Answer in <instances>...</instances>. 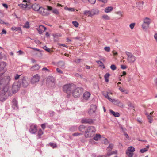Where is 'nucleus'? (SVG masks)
Masks as SVG:
<instances>
[{"label": "nucleus", "instance_id": "nucleus-1", "mask_svg": "<svg viewBox=\"0 0 157 157\" xmlns=\"http://www.w3.org/2000/svg\"><path fill=\"white\" fill-rule=\"evenodd\" d=\"M20 86V83L17 82H15L13 84L11 88L9 86H7L5 87L8 90V96H11L18 91Z\"/></svg>", "mask_w": 157, "mask_h": 157}, {"label": "nucleus", "instance_id": "nucleus-2", "mask_svg": "<svg viewBox=\"0 0 157 157\" xmlns=\"http://www.w3.org/2000/svg\"><path fill=\"white\" fill-rule=\"evenodd\" d=\"M3 73L0 74V89L1 86L6 87L7 86H9L8 84L10 80V78L9 76L3 77L2 76Z\"/></svg>", "mask_w": 157, "mask_h": 157}, {"label": "nucleus", "instance_id": "nucleus-3", "mask_svg": "<svg viewBox=\"0 0 157 157\" xmlns=\"http://www.w3.org/2000/svg\"><path fill=\"white\" fill-rule=\"evenodd\" d=\"M96 132L95 127L93 126H90L86 129L84 136L86 138H90L93 137Z\"/></svg>", "mask_w": 157, "mask_h": 157}, {"label": "nucleus", "instance_id": "nucleus-4", "mask_svg": "<svg viewBox=\"0 0 157 157\" xmlns=\"http://www.w3.org/2000/svg\"><path fill=\"white\" fill-rule=\"evenodd\" d=\"M75 88L76 86L74 84H67L63 86V90L68 94H72L73 90Z\"/></svg>", "mask_w": 157, "mask_h": 157}, {"label": "nucleus", "instance_id": "nucleus-5", "mask_svg": "<svg viewBox=\"0 0 157 157\" xmlns=\"http://www.w3.org/2000/svg\"><path fill=\"white\" fill-rule=\"evenodd\" d=\"M7 91V88L3 87L0 93V101H3L7 98L8 96H9Z\"/></svg>", "mask_w": 157, "mask_h": 157}, {"label": "nucleus", "instance_id": "nucleus-6", "mask_svg": "<svg viewBox=\"0 0 157 157\" xmlns=\"http://www.w3.org/2000/svg\"><path fill=\"white\" fill-rule=\"evenodd\" d=\"M83 90V88L82 87H76L73 90L72 94L74 97H78L82 94Z\"/></svg>", "mask_w": 157, "mask_h": 157}, {"label": "nucleus", "instance_id": "nucleus-7", "mask_svg": "<svg viewBox=\"0 0 157 157\" xmlns=\"http://www.w3.org/2000/svg\"><path fill=\"white\" fill-rule=\"evenodd\" d=\"M127 56V60L129 63H133L136 60V58L132 53L127 51L125 52Z\"/></svg>", "mask_w": 157, "mask_h": 157}, {"label": "nucleus", "instance_id": "nucleus-8", "mask_svg": "<svg viewBox=\"0 0 157 157\" xmlns=\"http://www.w3.org/2000/svg\"><path fill=\"white\" fill-rule=\"evenodd\" d=\"M151 20L150 18L146 17L143 19V23L142 26L144 29H147L149 27V25L151 23Z\"/></svg>", "mask_w": 157, "mask_h": 157}, {"label": "nucleus", "instance_id": "nucleus-9", "mask_svg": "<svg viewBox=\"0 0 157 157\" xmlns=\"http://www.w3.org/2000/svg\"><path fill=\"white\" fill-rule=\"evenodd\" d=\"M18 82L20 83V86L21 85L24 88L26 87L29 85L28 82L26 80L25 77H20L19 80Z\"/></svg>", "mask_w": 157, "mask_h": 157}, {"label": "nucleus", "instance_id": "nucleus-10", "mask_svg": "<svg viewBox=\"0 0 157 157\" xmlns=\"http://www.w3.org/2000/svg\"><path fill=\"white\" fill-rule=\"evenodd\" d=\"M48 6H47V9H44L43 8L41 7L40 10H39L40 13L44 16H47L48 15L50 14V13L49 12V10H48Z\"/></svg>", "mask_w": 157, "mask_h": 157}, {"label": "nucleus", "instance_id": "nucleus-11", "mask_svg": "<svg viewBox=\"0 0 157 157\" xmlns=\"http://www.w3.org/2000/svg\"><path fill=\"white\" fill-rule=\"evenodd\" d=\"M97 106L95 105H90V108L88 111L89 114L91 115L95 113L96 110Z\"/></svg>", "mask_w": 157, "mask_h": 157}, {"label": "nucleus", "instance_id": "nucleus-12", "mask_svg": "<svg viewBox=\"0 0 157 157\" xmlns=\"http://www.w3.org/2000/svg\"><path fill=\"white\" fill-rule=\"evenodd\" d=\"M37 131V127L36 125L32 124L30 126L29 130V132L32 134H35Z\"/></svg>", "mask_w": 157, "mask_h": 157}, {"label": "nucleus", "instance_id": "nucleus-13", "mask_svg": "<svg viewBox=\"0 0 157 157\" xmlns=\"http://www.w3.org/2000/svg\"><path fill=\"white\" fill-rule=\"evenodd\" d=\"M40 77L38 74H36L31 78V82L32 84H34L38 82L40 80Z\"/></svg>", "mask_w": 157, "mask_h": 157}, {"label": "nucleus", "instance_id": "nucleus-14", "mask_svg": "<svg viewBox=\"0 0 157 157\" xmlns=\"http://www.w3.org/2000/svg\"><path fill=\"white\" fill-rule=\"evenodd\" d=\"M81 122L82 123L91 124L93 123L94 121L93 119H91L85 118L82 119Z\"/></svg>", "mask_w": 157, "mask_h": 157}, {"label": "nucleus", "instance_id": "nucleus-15", "mask_svg": "<svg viewBox=\"0 0 157 157\" xmlns=\"http://www.w3.org/2000/svg\"><path fill=\"white\" fill-rule=\"evenodd\" d=\"M153 112H154L153 111L150 113L149 114L148 113H147L146 112H145V114L146 115L147 117L149 120V122L150 123H151L153 121V119L152 118L151 115L153 114Z\"/></svg>", "mask_w": 157, "mask_h": 157}, {"label": "nucleus", "instance_id": "nucleus-16", "mask_svg": "<svg viewBox=\"0 0 157 157\" xmlns=\"http://www.w3.org/2000/svg\"><path fill=\"white\" fill-rule=\"evenodd\" d=\"M12 107L15 110L18 109V106L17 105V100L16 98H14L12 101Z\"/></svg>", "mask_w": 157, "mask_h": 157}, {"label": "nucleus", "instance_id": "nucleus-17", "mask_svg": "<svg viewBox=\"0 0 157 157\" xmlns=\"http://www.w3.org/2000/svg\"><path fill=\"white\" fill-rule=\"evenodd\" d=\"M48 10L52 11V12L54 14H59V11L56 8H53L51 6H48Z\"/></svg>", "mask_w": 157, "mask_h": 157}, {"label": "nucleus", "instance_id": "nucleus-18", "mask_svg": "<svg viewBox=\"0 0 157 157\" xmlns=\"http://www.w3.org/2000/svg\"><path fill=\"white\" fill-rule=\"evenodd\" d=\"M40 67V66L38 64L32 66L30 69L32 71H36L38 70Z\"/></svg>", "mask_w": 157, "mask_h": 157}, {"label": "nucleus", "instance_id": "nucleus-19", "mask_svg": "<svg viewBox=\"0 0 157 157\" xmlns=\"http://www.w3.org/2000/svg\"><path fill=\"white\" fill-rule=\"evenodd\" d=\"M31 7L32 9L35 11H39L41 7H40L39 6L36 4H35L32 5L31 6Z\"/></svg>", "mask_w": 157, "mask_h": 157}, {"label": "nucleus", "instance_id": "nucleus-20", "mask_svg": "<svg viewBox=\"0 0 157 157\" xmlns=\"http://www.w3.org/2000/svg\"><path fill=\"white\" fill-rule=\"evenodd\" d=\"M20 7L22 8L23 10H24L28 7L29 8H30V6L29 5L26 4H20L18 5Z\"/></svg>", "mask_w": 157, "mask_h": 157}, {"label": "nucleus", "instance_id": "nucleus-21", "mask_svg": "<svg viewBox=\"0 0 157 157\" xmlns=\"http://www.w3.org/2000/svg\"><path fill=\"white\" fill-rule=\"evenodd\" d=\"M6 66V63L4 62H0V72L4 70V68Z\"/></svg>", "mask_w": 157, "mask_h": 157}, {"label": "nucleus", "instance_id": "nucleus-22", "mask_svg": "<svg viewBox=\"0 0 157 157\" xmlns=\"http://www.w3.org/2000/svg\"><path fill=\"white\" fill-rule=\"evenodd\" d=\"M90 94L88 92H85L83 94V97L84 99L87 100L90 97Z\"/></svg>", "mask_w": 157, "mask_h": 157}, {"label": "nucleus", "instance_id": "nucleus-23", "mask_svg": "<svg viewBox=\"0 0 157 157\" xmlns=\"http://www.w3.org/2000/svg\"><path fill=\"white\" fill-rule=\"evenodd\" d=\"M109 93L107 92L104 93L103 94V95L107 99H108L111 102H113V99L110 98L108 95V94Z\"/></svg>", "mask_w": 157, "mask_h": 157}, {"label": "nucleus", "instance_id": "nucleus-24", "mask_svg": "<svg viewBox=\"0 0 157 157\" xmlns=\"http://www.w3.org/2000/svg\"><path fill=\"white\" fill-rule=\"evenodd\" d=\"M52 35L55 41H58L59 38V34L58 33H56L53 34Z\"/></svg>", "mask_w": 157, "mask_h": 157}, {"label": "nucleus", "instance_id": "nucleus-25", "mask_svg": "<svg viewBox=\"0 0 157 157\" xmlns=\"http://www.w3.org/2000/svg\"><path fill=\"white\" fill-rule=\"evenodd\" d=\"M11 29L12 31H19L20 33H22V30L21 27H13L11 28Z\"/></svg>", "mask_w": 157, "mask_h": 157}, {"label": "nucleus", "instance_id": "nucleus-26", "mask_svg": "<svg viewBox=\"0 0 157 157\" xmlns=\"http://www.w3.org/2000/svg\"><path fill=\"white\" fill-rule=\"evenodd\" d=\"M113 10V7L112 6H108L105 9V12L106 13L110 12Z\"/></svg>", "mask_w": 157, "mask_h": 157}, {"label": "nucleus", "instance_id": "nucleus-27", "mask_svg": "<svg viewBox=\"0 0 157 157\" xmlns=\"http://www.w3.org/2000/svg\"><path fill=\"white\" fill-rule=\"evenodd\" d=\"M109 111L114 117H118L120 116V114L118 112H115L112 110H110Z\"/></svg>", "mask_w": 157, "mask_h": 157}, {"label": "nucleus", "instance_id": "nucleus-28", "mask_svg": "<svg viewBox=\"0 0 157 157\" xmlns=\"http://www.w3.org/2000/svg\"><path fill=\"white\" fill-rule=\"evenodd\" d=\"M91 11L92 17L95 15H97L99 11L98 10L96 9H93Z\"/></svg>", "mask_w": 157, "mask_h": 157}, {"label": "nucleus", "instance_id": "nucleus-29", "mask_svg": "<svg viewBox=\"0 0 157 157\" xmlns=\"http://www.w3.org/2000/svg\"><path fill=\"white\" fill-rule=\"evenodd\" d=\"M85 127L84 125H80L79 126L78 128V129L79 131H80L81 132H84L85 131Z\"/></svg>", "mask_w": 157, "mask_h": 157}, {"label": "nucleus", "instance_id": "nucleus-30", "mask_svg": "<svg viewBox=\"0 0 157 157\" xmlns=\"http://www.w3.org/2000/svg\"><path fill=\"white\" fill-rule=\"evenodd\" d=\"M83 13L85 15L92 17V14L90 11L85 10L84 11Z\"/></svg>", "mask_w": 157, "mask_h": 157}, {"label": "nucleus", "instance_id": "nucleus-31", "mask_svg": "<svg viewBox=\"0 0 157 157\" xmlns=\"http://www.w3.org/2000/svg\"><path fill=\"white\" fill-rule=\"evenodd\" d=\"M101 138V136L99 134H96L94 136L93 139L96 141H98Z\"/></svg>", "mask_w": 157, "mask_h": 157}, {"label": "nucleus", "instance_id": "nucleus-32", "mask_svg": "<svg viewBox=\"0 0 157 157\" xmlns=\"http://www.w3.org/2000/svg\"><path fill=\"white\" fill-rule=\"evenodd\" d=\"M143 3V2H140L137 3V6L139 9H141L142 8Z\"/></svg>", "mask_w": 157, "mask_h": 157}, {"label": "nucleus", "instance_id": "nucleus-33", "mask_svg": "<svg viewBox=\"0 0 157 157\" xmlns=\"http://www.w3.org/2000/svg\"><path fill=\"white\" fill-rule=\"evenodd\" d=\"M55 79L52 76H49L47 78V81L49 82H51L52 83H54L55 82Z\"/></svg>", "mask_w": 157, "mask_h": 157}, {"label": "nucleus", "instance_id": "nucleus-34", "mask_svg": "<svg viewBox=\"0 0 157 157\" xmlns=\"http://www.w3.org/2000/svg\"><path fill=\"white\" fill-rule=\"evenodd\" d=\"M113 145L112 144H109V146L107 148V150L108 152L110 151L112 149H113Z\"/></svg>", "mask_w": 157, "mask_h": 157}, {"label": "nucleus", "instance_id": "nucleus-35", "mask_svg": "<svg viewBox=\"0 0 157 157\" xmlns=\"http://www.w3.org/2000/svg\"><path fill=\"white\" fill-rule=\"evenodd\" d=\"M48 146H50L53 148H55L57 147L56 144V143H49L47 144Z\"/></svg>", "mask_w": 157, "mask_h": 157}, {"label": "nucleus", "instance_id": "nucleus-36", "mask_svg": "<svg viewBox=\"0 0 157 157\" xmlns=\"http://www.w3.org/2000/svg\"><path fill=\"white\" fill-rule=\"evenodd\" d=\"M149 147V145H148L146 146V148L142 149L140 150V152L141 153H144V152H146L148 150V148Z\"/></svg>", "mask_w": 157, "mask_h": 157}, {"label": "nucleus", "instance_id": "nucleus-37", "mask_svg": "<svg viewBox=\"0 0 157 157\" xmlns=\"http://www.w3.org/2000/svg\"><path fill=\"white\" fill-rule=\"evenodd\" d=\"M43 132L41 129H40L38 132V139L40 138L41 136L43 134Z\"/></svg>", "mask_w": 157, "mask_h": 157}, {"label": "nucleus", "instance_id": "nucleus-38", "mask_svg": "<svg viewBox=\"0 0 157 157\" xmlns=\"http://www.w3.org/2000/svg\"><path fill=\"white\" fill-rule=\"evenodd\" d=\"M117 150H116L115 151H113L111 152H108L107 153V155L108 156H109L113 154H117Z\"/></svg>", "mask_w": 157, "mask_h": 157}, {"label": "nucleus", "instance_id": "nucleus-39", "mask_svg": "<svg viewBox=\"0 0 157 157\" xmlns=\"http://www.w3.org/2000/svg\"><path fill=\"white\" fill-rule=\"evenodd\" d=\"M110 75V74L109 73H106L104 76V78L105 80V81L106 82H108L109 81L108 78Z\"/></svg>", "mask_w": 157, "mask_h": 157}, {"label": "nucleus", "instance_id": "nucleus-40", "mask_svg": "<svg viewBox=\"0 0 157 157\" xmlns=\"http://www.w3.org/2000/svg\"><path fill=\"white\" fill-rule=\"evenodd\" d=\"M96 62L97 63V64L98 65H99V66L103 67V68H105V67L104 66V65L103 64V63L101 61L99 60L97 61Z\"/></svg>", "mask_w": 157, "mask_h": 157}, {"label": "nucleus", "instance_id": "nucleus-41", "mask_svg": "<svg viewBox=\"0 0 157 157\" xmlns=\"http://www.w3.org/2000/svg\"><path fill=\"white\" fill-rule=\"evenodd\" d=\"M64 9L70 11H74L75 10V8H68L67 7H65Z\"/></svg>", "mask_w": 157, "mask_h": 157}, {"label": "nucleus", "instance_id": "nucleus-42", "mask_svg": "<svg viewBox=\"0 0 157 157\" xmlns=\"http://www.w3.org/2000/svg\"><path fill=\"white\" fill-rule=\"evenodd\" d=\"M77 128V127L76 126H72L70 128L69 130L71 131L74 132L75 131Z\"/></svg>", "mask_w": 157, "mask_h": 157}, {"label": "nucleus", "instance_id": "nucleus-43", "mask_svg": "<svg viewBox=\"0 0 157 157\" xmlns=\"http://www.w3.org/2000/svg\"><path fill=\"white\" fill-rule=\"evenodd\" d=\"M119 90L122 92H124L125 94H128V91L125 89L121 87H120L119 88Z\"/></svg>", "mask_w": 157, "mask_h": 157}, {"label": "nucleus", "instance_id": "nucleus-44", "mask_svg": "<svg viewBox=\"0 0 157 157\" xmlns=\"http://www.w3.org/2000/svg\"><path fill=\"white\" fill-rule=\"evenodd\" d=\"M126 154L128 157H132L133 155V154L132 153V152L128 151H126Z\"/></svg>", "mask_w": 157, "mask_h": 157}, {"label": "nucleus", "instance_id": "nucleus-45", "mask_svg": "<svg viewBox=\"0 0 157 157\" xmlns=\"http://www.w3.org/2000/svg\"><path fill=\"white\" fill-rule=\"evenodd\" d=\"M128 151L132 152L135 151V148L132 146L130 147H128Z\"/></svg>", "mask_w": 157, "mask_h": 157}, {"label": "nucleus", "instance_id": "nucleus-46", "mask_svg": "<svg viewBox=\"0 0 157 157\" xmlns=\"http://www.w3.org/2000/svg\"><path fill=\"white\" fill-rule=\"evenodd\" d=\"M102 18L105 20H109V17L107 15H104L102 16Z\"/></svg>", "mask_w": 157, "mask_h": 157}, {"label": "nucleus", "instance_id": "nucleus-47", "mask_svg": "<svg viewBox=\"0 0 157 157\" xmlns=\"http://www.w3.org/2000/svg\"><path fill=\"white\" fill-rule=\"evenodd\" d=\"M113 99V102H114V104L116 105H117L118 104V103L120 101L118 100H115V99Z\"/></svg>", "mask_w": 157, "mask_h": 157}, {"label": "nucleus", "instance_id": "nucleus-48", "mask_svg": "<svg viewBox=\"0 0 157 157\" xmlns=\"http://www.w3.org/2000/svg\"><path fill=\"white\" fill-rule=\"evenodd\" d=\"M39 28L40 29H41V30H43V31H44L46 29V28L43 25H40L39 26Z\"/></svg>", "mask_w": 157, "mask_h": 157}, {"label": "nucleus", "instance_id": "nucleus-49", "mask_svg": "<svg viewBox=\"0 0 157 157\" xmlns=\"http://www.w3.org/2000/svg\"><path fill=\"white\" fill-rule=\"evenodd\" d=\"M24 28H29V23L27 21L26 22V23L23 26Z\"/></svg>", "mask_w": 157, "mask_h": 157}, {"label": "nucleus", "instance_id": "nucleus-50", "mask_svg": "<svg viewBox=\"0 0 157 157\" xmlns=\"http://www.w3.org/2000/svg\"><path fill=\"white\" fill-rule=\"evenodd\" d=\"M82 59H75V60L74 61V62L76 63V64H78L80 62H81L82 61Z\"/></svg>", "mask_w": 157, "mask_h": 157}, {"label": "nucleus", "instance_id": "nucleus-51", "mask_svg": "<svg viewBox=\"0 0 157 157\" xmlns=\"http://www.w3.org/2000/svg\"><path fill=\"white\" fill-rule=\"evenodd\" d=\"M72 24L76 27H78L79 25L78 23L75 21H73Z\"/></svg>", "mask_w": 157, "mask_h": 157}, {"label": "nucleus", "instance_id": "nucleus-52", "mask_svg": "<svg viewBox=\"0 0 157 157\" xmlns=\"http://www.w3.org/2000/svg\"><path fill=\"white\" fill-rule=\"evenodd\" d=\"M110 68L113 71L115 70L116 69V67L115 65L114 64L111 65L110 66Z\"/></svg>", "mask_w": 157, "mask_h": 157}, {"label": "nucleus", "instance_id": "nucleus-53", "mask_svg": "<svg viewBox=\"0 0 157 157\" xmlns=\"http://www.w3.org/2000/svg\"><path fill=\"white\" fill-rule=\"evenodd\" d=\"M43 49L48 52H50V49L49 48H47L46 46H45L43 47Z\"/></svg>", "mask_w": 157, "mask_h": 157}, {"label": "nucleus", "instance_id": "nucleus-54", "mask_svg": "<svg viewBox=\"0 0 157 157\" xmlns=\"http://www.w3.org/2000/svg\"><path fill=\"white\" fill-rule=\"evenodd\" d=\"M82 134L81 133H78V132H76V133H74L72 135L74 136H80V135H82Z\"/></svg>", "mask_w": 157, "mask_h": 157}, {"label": "nucleus", "instance_id": "nucleus-55", "mask_svg": "<svg viewBox=\"0 0 157 157\" xmlns=\"http://www.w3.org/2000/svg\"><path fill=\"white\" fill-rule=\"evenodd\" d=\"M64 63L63 61H59V66L60 65L61 68H63L64 67Z\"/></svg>", "mask_w": 157, "mask_h": 157}, {"label": "nucleus", "instance_id": "nucleus-56", "mask_svg": "<svg viewBox=\"0 0 157 157\" xmlns=\"http://www.w3.org/2000/svg\"><path fill=\"white\" fill-rule=\"evenodd\" d=\"M54 113H55L54 112L52 111H50L48 113L49 116L51 117L53 116L54 114Z\"/></svg>", "mask_w": 157, "mask_h": 157}, {"label": "nucleus", "instance_id": "nucleus-57", "mask_svg": "<svg viewBox=\"0 0 157 157\" xmlns=\"http://www.w3.org/2000/svg\"><path fill=\"white\" fill-rule=\"evenodd\" d=\"M105 50L107 52H109L110 51V48L109 47H105L104 48Z\"/></svg>", "mask_w": 157, "mask_h": 157}, {"label": "nucleus", "instance_id": "nucleus-58", "mask_svg": "<svg viewBox=\"0 0 157 157\" xmlns=\"http://www.w3.org/2000/svg\"><path fill=\"white\" fill-rule=\"evenodd\" d=\"M135 25V23H131L130 25L129 26L130 28L132 29H133V28Z\"/></svg>", "mask_w": 157, "mask_h": 157}, {"label": "nucleus", "instance_id": "nucleus-59", "mask_svg": "<svg viewBox=\"0 0 157 157\" xmlns=\"http://www.w3.org/2000/svg\"><path fill=\"white\" fill-rule=\"evenodd\" d=\"M117 105L121 108H122L124 107V105L122 102H121V101L119 102Z\"/></svg>", "mask_w": 157, "mask_h": 157}, {"label": "nucleus", "instance_id": "nucleus-60", "mask_svg": "<svg viewBox=\"0 0 157 157\" xmlns=\"http://www.w3.org/2000/svg\"><path fill=\"white\" fill-rule=\"evenodd\" d=\"M89 2L91 4H94L96 2V0H88Z\"/></svg>", "mask_w": 157, "mask_h": 157}, {"label": "nucleus", "instance_id": "nucleus-61", "mask_svg": "<svg viewBox=\"0 0 157 157\" xmlns=\"http://www.w3.org/2000/svg\"><path fill=\"white\" fill-rule=\"evenodd\" d=\"M129 108L131 109H133L134 108V107L133 105L131 103H130L128 105Z\"/></svg>", "mask_w": 157, "mask_h": 157}, {"label": "nucleus", "instance_id": "nucleus-62", "mask_svg": "<svg viewBox=\"0 0 157 157\" xmlns=\"http://www.w3.org/2000/svg\"><path fill=\"white\" fill-rule=\"evenodd\" d=\"M37 30L38 31L39 33L40 34H41L43 32H44L43 30H41V29H40L39 28H38L37 29Z\"/></svg>", "mask_w": 157, "mask_h": 157}, {"label": "nucleus", "instance_id": "nucleus-63", "mask_svg": "<svg viewBox=\"0 0 157 157\" xmlns=\"http://www.w3.org/2000/svg\"><path fill=\"white\" fill-rule=\"evenodd\" d=\"M20 76V75H18L17 74L15 76V80H17L19 77Z\"/></svg>", "mask_w": 157, "mask_h": 157}, {"label": "nucleus", "instance_id": "nucleus-64", "mask_svg": "<svg viewBox=\"0 0 157 157\" xmlns=\"http://www.w3.org/2000/svg\"><path fill=\"white\" fill-rule=\"evenodd\" d=\"M96 157H108V156L107 155H99L97 156Z\"/></svg>", "mask_w": 157, "mask_h": 157}]
</instances>
